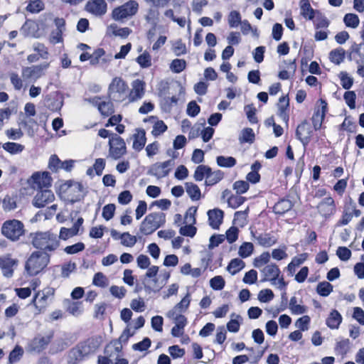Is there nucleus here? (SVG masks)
I'll return each instance as SVG.
<instances>
[{"label":"nucleus","instance_id":"nucleus-17","mask_svg":"<svg viewBox=\"0 0 364 364\" xmlns=\"http://www.w3.org/2000/svg\"><path fill=\"white\" fill-rule=\"evenodd\" d=\"M85 100L96 106L100 114L105 117H109L114 113V105L110 101H102L100 97L85 99Z\"/></svg>","mask_w":364,"mask_h":364},{"label":"nucleus","instance_id":"nucleus-60","mask_svg":"<svg viewBox=\"0 0 364 364\" xmlns=\"http://www.w3.org/2000/svg\"><path fill=\"white\" fill-rule=\"evenodd\" d=\"M92 284L97 287L104 288L107 286L108 280L102 272H97L94 275Z\"/></svg>","mask_w":364,"mask_h":364},{"label":"nucleus","instance_id":"nucleus-54","mask_svg":"<svg viewBox=\"0 0 364 364\" xmlns=\"http://www.w3.org/2000/svg\"><path fill=\"white\" fill-rule=\"evenodd\" d=\"M305 259L306 257L304 255H301L300 257H294L287 267V269L289 274L292 275L295 272L296 268L300 266Z\"/></svg>","mask_w":364,"mask_h":364},{"label":"nucleus","instance_id":"nucleus-61","mask_svg":"<svg viewBox=\"0 0 364 364\" xmlns=\"http://www.w3.org/2000/svg\"><path fill=\"white\" fill-rule=\"evenodd\" d=\"M311 318L309 316L305 315L299 318L295 322V326L301 331H306L309 329Z\"/></svg>","mask_w":364,"mask_h":364},{"label":"nucleus","instance_id":"nucleus-1","mask_svg":"<svg viewBox=\"0 0 364 364\" xmlns=\"http://www.w3.org/2000/svg\"><path fill=\"white\" fill-rule=\"evenodd\" d=\"M102 343L100 336H92L79 343L68 354V363L75 364L83 358L95 353Z\"/></svg>","mask_w":364,"mask_h":364},{"label":"nucleus","instance_id":"nucleus-3","mask_svg":"<svg viewBox=\"0 0 364 364\" xmlns=\"http://www.w3.org/2000/svg\"><path fill=\"white\" fill-rule=\"evenodd\" d=\"M49 261L50 255L48 252L36 251L28 258L25 269L29 275H36L48 265Z\"/></svg>","mask_w":364,"mask_h":364},{"label":"nucleus","instance_id":"nucleus-11","mask_svg":"<svg viewBox=\"0 0 364 364\" xmlns=\"http://www.w3.org/2000/svg\"><path fill=\"white\" fill-rule=\"evenodd\" d=\"M174 164L175 163L172 159L164 162L155 163L150 166L147 173L155 176L158 179L164 178L169 174Z\"/></svg>","mask_w":364,"mask_h":364},{"label":"nucleus","instance_id":"nucleus-40","mask_svg":"<svg viewBox=\"0 0 364 364\" xmlns=\"http://www.w3.org/2000/svg\"><path fill=\"white\" fill-rule=\"evenodd\" d=\"M345 58V50L342 48L331 50L329 53L330 60L336 65L341 64Z\"/></svg>","mask_w":364,"mask_h":364},{"label":"nucleus","instance_id":"nucleus-45","mask_svg":"<svg viewBox=\"0 0 364 364\" xmlns=\"http://www.w3.org/2000/svg\"><path fill=\"white\" fill-rule=\"evenodd\" d=\"M343 23L346 27L356 28L360 23V19L358 15L355 14H346L343 17Z\"/></svg>","mask_w":364,"mask_h":364},{"label":"nucleus","instance_id":"nucleus-38","mask_svg":"<svg viewBox=\"0 0 364 364\" xmlns=\"http://www.w3.org/2000/svg\"><path fill=\"white\" fill-rule=\"evenodd\" d=\"M166 316L172 319L175 325H178L183 328H185V326L187 325L188 321L186 317L181 313L168 311L166 314Z\"/></svg>","mask_w":364,"mask_h":364},{"label":"nucleus","instance_id":"nucleus-58","mask_svg":"<svg viewBox=\"0 0 364 364\" xmlns=\"http://www.w3.org/2000/svg\"><path fill=\"white\" fill-rule=\"evenodd\" d=\"M254 250V246L251 242H243L239 248V255L242 258H246L251 255Z\"/></svg>","mask_w":364,"mask_h":364},{"label":"nucleus","instance_id":"nucleus-37","mask_svg":"<svg viewBox=\"0 0 364 364\" xmlns=\"http://www.w3.org/2000/svg\"><path fill=\"white\" fill-rule=\"evenodd\" d=\"M289 107V98L282 96L279 100L278 111L279 117L285 122L289 120V115L287 113V109Z\"/></svg>","mask_w":364,"mask_h":364},{"label":"nucleus","instance_id":"nucleus-23","mask_svg":"<svg viewBox=\"0 0 364 364\" xmlns=\"http://www.w3.org/2000/svg\"><path fill=\"white\" fill-rule=\"evenodd\" d=\"M146 142V132L143 129H136L135 133L133 134V144L132 148L139 151L143 149Z\"/></svg>","mask_w":364,"mask_h":364},{"label":"nucleus","instance_id":"nucleus-16","mask_svg":"<svg viewBox=\"0 0 364 364\" xmlns=\"http://www.w3.org/2000/svg\"><path fill=\"white\" fill-rule=\"evenodd\" d=\"M318 213L326 218L331 217L336 213V203L331 196L324 198L316 206Z\"/></svg>","mask_w":364,"mask_h":364},{"label":"nucleus","instance_id":"nucleus-44","mask_svg":"<svg viewBox=\"0 0 364 364\" xmlns=\"http://www.w3.org/2000/svg\"><path fill=\"white\" fill-rule=\"evenodd\" d=\"M2 148L11 154H17L21 153L24 150V146L15 143V142H6L2 145Z\"/></svg>","mask_w":364,"mask_h":364},{"label":"nucleus","instance_id":"nucleus-63","mask_svg":"<svg viewBox=\"0 0 364 364\" xmlns=\"http://www.w3.org/2000/svg\"><path fill=\"white\" fill-rule=\"evenodd\" d=\"M159 12L158 10L154 9H149L147 11V14L145 16V19L149 23H151L155 27L159 21Z\"/></svg>","mask_w":364,"mask_h":364},{"label":"nucleus","instance_id":"nucleus-9","mask_svg":"<svg viewBox=\"0 0 364 364\" xmlns=\"http://www.w3.org/2000/svg\"><path fill=\"white\" fill-rule=\"evenodd\" d=\"M139 10V4L130 0L112 11V18L116 21H122L135 15Z\"/></svg>","mask_w":364,"mask_h":364},{"label":"nucleus","instance_id":"nucleus-25","mask_svg":"<svg viewBox=\"0 0 364 364\" xmlns=\"http://www.w3.org/2000/svg\"><path fill=\"white\" fill-rule=\"evenodd\" d=\"M299 7L300 14L306 20H313L318 11L311 7L309 0H301Z\"/></svg>","mask_w":364,"mask_h":364},{"label":"nucleus","instance_id":"nucleus-59","mask_svg":"<svg viewBox=\"0 0 364 364\" xmlns=\"http://www.w3.org/2000/svg\"><path fill=\"white\" fill-rule=\"evenodd\" d=\"M244 110L247 115V118L252 124L257 123L258 120L256 117V109L252 104L245 106Z\"/></svg>","mask_w":364,"mask_h":364},{"label":"nucleus","instance_id":"nucleus-24","mask_svg":"<svg viewBox=\"0 0 364 364\" xmlns=\"http://www.w3.org/2000/svg\"><path fill=\"white\" fill-rule=\"evenodd\" d=\"M122 346L118 341H110L105 348V354L111 360L120 357Z\"/></svg>","mask_w":364,"mask_h":364},{"label":"nucleus","instance_id":"nucleus-39","mask_svg":"<svg viewBox=\"0 0 364 364\" xmlns=\"http://www.w3.org/2000/svg\"><path fill=\"white\" fill-rule=\"evenodd\" d=\"M210 167L206 165H199L196 167L193 178L196 181H201L207 178V176L210 172Z\"/></svg>","mask_w":364,"mask_h":364},{"label":"nucleus","instance_id":"nucleus-31","mask_svg":"<svg viewBox=\"0 0 364 364\" xmlns=\"http://www.w3.org/2000/svg\"><path fill=\"white\" fill-rule=\"evenodd\" d=\"M289 308L291 313L294 315L304 314L308 311L307 306L298 304V299L296 296L291 297Z\"/></svg>","mask_w":364,"mask_h":364},{"label":"nucleus","instance_id":"nucleus-47","mask_svg":"<svg viewBox=\"0 0 364 364\" xmlns=\"http://www.w3.org/2000/svg\"><path fill=\"white\" fill-rule=\"evenodd\" d=\"M23 355V349L21 346L17 345L15 348L10 352L9 355V363L14 364L18 362Z\"/></svg>","mask_w":364,"mask_h":364},{"label":"nucleus","instance_id":"nucleus-27","mask_svg":"<svg viewBox=\"0 0 364 364\" xmlns=\"http://www.w3.org/2000/svg\"><path fill=\"white\" fill-rule=\"evenodd\" d=\"M143 284L146 292L150 294L152 292H159L164 286L165 283L159 282L156 277L149 279L144 278Z\"/></svg>","mask_w":364,"mask_h":364},{"label":"nucleus","instance_id":"nucleus-36","mask_svg":"<svg viewBox=\"0 0 364 364\" xmlns=\"http://www.w3.org/2000/svg\"><path fill=\"white\" fill-rule=\"evenodd\" d=\"M191 294L187 293L186 296L181 300L180 302L176 304L174 307L169 311H174L183 314L187 311L191 304Z\"/></svg>","mask_w":364,"mask_h":364},{"label":"nucleus","instance_id":"nucleus-43","mask_svg":"<svg viewBox=\"0 0 364 364\" xmlns=\"http://www.w3.org/2000/svg\"><path fill=\"white\" fill-rule=\"evenodd\" d=\"M312 21H314V24L317 29L326 28L328 27L330 23L326 16L320 11L316 13V15H315L314 18Z\"/></svg>","mask_w":364,"mask_h":364},{"label":"nucleus","instance_id":"nucleus-8","mask_svg":"<svg viewBox=\"0 0 364 364\" xmlns=\"http://www.w3.org/2000/svg\"><path fill=\"white\" fill-rule=\"evenodd\" d=\"M54 294L55 289L50 287L36 292L31 303L34 305L38 314L43 312L46 309Z\"/></svg>","mask_w":364,"mask_h":364},{"label":"nucleus","instance_id":"nucleus-6","mask_svg":"<svg viewBox=\"0 0 364 364\" xmlns=\"http://www.w3.org/2000/svg\"><path fill=\"white\" fill-rule=\"evenodd\" d=\"M128 85L122 78L114 77L108 88L109 98L117 102L128 100Z\"/></svg>","mask_w":364,"mask_h":364},{"label":"nucleus","instance_id":"nucleus-34","mask_svg":"<svg viewBox=\"0 0 364 364\" xmlns=\"http://www.w3.org/2000/svg\"><path fill=\"white\" fill-rule=\"evenodd\" d=\"M185 187L187 194L192 200H198L200 198V189L196 184L192 182H187L185 183Z\"/></svg>","mask_w":364,"mask_h":364},{"label":"nucleus","instance_id":"nucleus-19","mask_svg":"<svg viewBox=\"0 0 364 364\" xmlns=\"http://www.w3.org/2000/svg\"><path fill=\"white\" fill-rule=\"evenodd\" d=\"M319 103L320 105L315 109L311 119L314 129L315 130H318L321 128L322 123L327 111V103L326 101L321 99L319 100Z\"/></svg>","mask_w":364,"mask_h":364},{"label":"nucleus","instance_id":"nucleus-62","mask_svg":"<svg viewBox=\"0 0 364 364\" xmlns=\"http://www.w3.org/2000/svg\"><path fill=\"white\" fill-rule=\"evenodd\" d=\"M186 66V62L183 59H175L171 65L170 69L175 73H180L182 72Z\"/></svg>","mask_w":364,"mask_h":364},{"label":"nucleus","instance_id":"nucleus-18","mask_svg":"<svg viewBox=\"0 0 364 364\" xmlns=\"http://www.w3.org/2000/svg\"><path fill=\"white\" fill-rule=\"evenodd\" d=\"M145 93V83L139 79L132 83V90H128V102H134L141 99Z\"/></svg>","mask_w":364,"mask_h":364},{"label":"nucleus","instance_id":"nucleus-22","mask_svg":"<svg viewBox=\"0 0 364 364\" xmlns=\"http://www.w3.org/2000/svg\"><path fill=\"white\" fill-rule=\"evenodd\" d=\"M196 212V208L193 210V213ZM186 220H187L188 223H191V224L181 227L180 228L179 232L183 236L193 237L196 234L197 231L196 228L192 225L193 223H196L194 214L190 213L189 215L187 214L186 215Z\"/></svg>","mask_w":364,"mask_h":364},{"label":"nucleus","instance_id":"nucleus-49","mask_svg":"<svg viewBox=\"0 0 364 364\" xmlns=\"http://www.w3.org/2000/svg\"><path fill=\"white\" fill-rule=\"evenodd\" d=\"M240 319H241L240 315L232 314L231 315V319L227 323L228 331L232 333L238 332L240 326Z\"/></svg>","mask_w":364,"mask_h":364},{"label":"nucleus","instance_id":"nucleus-29","mask_svg":"<svg viewBox=\"0 0 364 364\" xmlns=\"http://www.w3.org/2000/svg\"><path fill=\"white\" fill-rule=\"evenodd\" d=\"M16 264V260L12 258H0V267L2 270L4 276L6 277H11L14 273L13 267Z\"/></svg>","mask_w":364,"mask_h":364},{"label":"nucleus","instance_id":"nucleus-32","mask_svg":"<svg viewBox=\"0 0 364 364\" xmlns=\"http://www.w3.org/2000/svg\"><path fill=\"white\" fill-rule=\"evenodd\" d=\"M224 178V173L221 170H216L213 171L210 168V172L207 176L205 181L206 186H212L219 183Z\"/></svg>","mask_w":364,"mask_h":364},{"label":"nucleus","instance_id":"nucleus-57","mask_svg":"<svg viewBox=\"0 0 364 364\" xmlns=\"http://www.w3.org/2000/svg\"><path fill=\"white\" fill-rule=\"evenodd\" d=\"M296 65L295 60L289 62L288 69L289 70H282L279 73V77L282 80H288L291 75H293L295 73Z\"/></svg>","mask_w":364,"mask_h":364},{"label":"nucleus","instance_id":"nucleus-53","mask_svg":"<svg viewBox=\"0 0 364 364\" xmlns=\"http://www.w3.org/2000/svg\"><path fill=\"white\" fill-rule=\"evenodd\" d=\"M228 24L230 28H237L242 22V17L239 11H232L228 18Z\"/></svg>","mask_w":364,"mask_h":364},{"label":"nucleus","instance_id":"nucleus-4","mask_svg":"<svg viewBox=\"0 0 364 364\" xmlns=\"http://www.w3.org/2000/svg\"><path fill=\"white\" fill-rule=\"evenodd\" d=\"M260 272L263 277L261 282H270L272 285L277 287L280 290L285 291L287 284L283 276L281 275L280 269L276 264H269L261 269Z\"/></svg>","mask_w":364,"mask_h":364},{"label":"nucleus","instance_id":"nucleus-41","mask_svg":"<svg viewBox=\"0 0 364 364\" xmlns=\"http://www.w3.org/2000/svg\"><path fill=\"white\" fill-rule=\"evenodd\" d=\"M216 162L218 166L223 168H232L237 164V161L234 157L224 156H217Z\"/></svg>","mask_w":364,"mask_h":364},{"label":"nucleus","instance_id":"nucleus-10","mask_svg":"<svg viewBox=\"0 0 364 364\" xmlns=\"http://www.w3.org/2000/svg\"><path fill=\"white\" fill-rule=\"evenodd\" d=\"M109 156L117 160L127 153L126 144L124 139L117 134H112L109 140Z\"/></svg>","mask_w":364,"mask_h":364},{"label":"nucleus","instance_id":"nucleus-21","mask_svg":"<svg viewBox=\"0 0 364 364\" xmlns=\"http://www.w3.org/2000/svg\"><path fill=\"white\" fill-rule=\"evenodd\" d=\"M53 338V333L46 336H36L28 344V348L31 351L40 353L46 348Z\"/></svg>","mask_w":364,"mask_h":364},{"label":"nucleus","instance_id":"nucleus-46","mask_svg":"<svg viewBox=\"0 0 364 364\" xmlns=\"http://www.w3.org/2000/svg\"><path fill=\"white\" fill-rule=\"evenodd\" d=\"M67 311L74 316H79L83 312L82 301H70L67 306Z\"/></svg>","mask_w":364,"mask_h":364},{"label":"nucleus","instance_id":"nucleus-26","mask_svg":"<svg viewBox=\"0 0 364 364\" xmlns=\"http://www.w3.org/2000/svg\"><path fill=\"white\" fill-rule=\"evenodd\" d=\"M223 211L220 209H213L208 212L209 224L213 229H218L223 219Z\"/></svg>","mask_w":364,"mask_h":364},{"label":"nucleus","instance_id":"nucleus-56","mask_svg":"<svg viewBox=\"0 0 364 364\" xmlns=\"http://www.w3.org/2000/svg\"><path fill=\"white\" fill-rule=\"evenodd\" d=\"M349 340L343 339L338 341L335 346V352L338 355H346L349 349Z\"/></svg>","mask_w":364,"mask_h":364},{"label":"nucleus","instance_id":"nucleus-33","mask_svg":"<svg viewBox=\"0 0 364 364\" xmlns=\"http://www.w3.org/2000/svg\"><path fill=\"white\" fill-rule=\"evenodd\" d=\"M257 243L264 247H269L277 242V238L270 233L259 234L255 237Z\"/></svg>","mask_w":364,"mask_h":364},{"label":"nucleus","instance_id":"nucleus-5","mask_svg":"<svg viewBox=\"0 0 364 364\" xmlns=\"http://www.w3.org/2000/svg\"><path fill=\"white\" fill-rule=\"evenodd\" d=\"M166 223V215L162 212H155L147 215L141 222L139 231L145 235H151Z\"/></svg>","mask_w":364,"mask_h":364},{"label":"nucleus","instance_id":"nucleus-12","mask_svg":"<svg viewBox=\"0 0 364 364\" xmlns=\"http://www.w3.org/2000/svg\"><path fill=\"white\" fill-rule=\"evenodd\" d=\"M49 67V63H45L41 65L26 67L22 69V76L25 80L36 81L42 77L45 70Z\"/></svg>","mask_w":364,"mask_h":364},{"label":"nucleus","instance_id":"nucleus-30","mask_svg":"<svg viewBox=\"0 0 364 364\" xmlns=\"http://www.w3.org/2000/svg\"><path fill=\"white\" fill-rule=\"evenodd\" d=\"M293 207L292 202L289 199L279 200L273 207V212L277 215H284Z\"/></svg>","mask_w":364,"mask_h":364},{"label":"nucleus","instance_id":"nucleus-28","mask_svg":"<svg viewBox=\"0 0 364 364\" xmlns=\"http://www.w3.org/2000/svg\"><path fill=\"white\" fill-rule=\"evenodd\" d=\"M341 314L336 309H333L326 320V326L331 329H338L342 322Z\"/></svg>","mask_w":364,"mask_h":364},{"label":"nucleus","instance_id":"nucleus-7","mask_svg":"<svg viewBox=\"0 0 364 364\" xmlns=\"http://www.w3.org/2000/svg\"><path fill=\"white\" fill-rule=\"evenodd\" d=\"M2 235L11 241H17L24 234V225L20 220H6L1 229Z\"/></svg>","mask_w":364,"mask_h":364},{"label":"nucleus","instance_id":"nucleus-52","mask_svg":"<svg viewBox=\"0 0 364 364\" xmlns=\"http://www.w3.org/2000/svg\"><path fill=\"white\" fill-rule=\"evenodd\" d=\"M136 62L141 68H149L151 65V56L147 51H144L136 58Z\"/></svg>","mask_w":364,"mask_h":364},{"label":"nucleus","instance_id":"nucleus-50","mask_svg":"<svg viewBox=\"0 0 364 364\" xmlns=\"http://www.w3.org/2000/svg\"><path fill=\"white\" fill-rule=\"evenodd\" d=\"M109 29L114 36L122 38H127L132 32L129 28H119L116 24H111Z\"/></svg>","mask_w":364,"mask_h":364},{"label":"nucleus","instance_id":"nucleus-14","mask_svg":"<svg viewBox=\"0 0 364 364\" xmlns=\"http://www.w3.org/2000/svg\"><path fill=\"white\" fill-rule=\"evenodd\" d=\"M31 180L34 189H48L52 183V178L48 172L35 173L32 175Z\"/></svg>","mask_w":364,"mask_h":364},{"label":"nucleus","instance_id":"nucleus-64","mask_svg":"<svg viewBox=\"0 0 364 364\" xmlns=\"http://www.w3.org/2000/svg\"><path fill=\"white\" fill-rule=\"evenodd\" d=\"M245 201V198L238 194L237 196H231L228 199V204L229 207L236 209L243 204Z\"/></svg>","mask_w":364,"mask_h":364},{"label":"nucleus","instance_id":"nucleus-2","mask_svg":"<svg viewBox=\"0 0 364 364\" xmlns=\"http://www.w3.org/2000/svg\"><path fill=\"white\" fill-rule=\"evenodd\" d=\"M34 247L43 250L42 252H53L59 246V240L56 235L50 231L38 232L32 238Z\"/></svg>","mask_w":364,"mask_h":364},{"label":"nucleus","instance_id":"nucleus-55","mask_svg":"<svg viewBox=\"0 0 364 364\" xmlns=\"http://www.w3.org/2000/svg\"><path fill=\"white\" fill-rule=\"evenodd\" d=\"M270 254L268 252L262 253L259 257L254 259L253 265L256 268H260L264 264H269L270 260Z\"/></svg>","mask_w":364,"mask_h":364},{"label":"nucleus","instance_id":"nucleus-48","mask_svg":"<svg viewBox=\"0 0 364 364\" xmlns=\"http://www.w3.org/2000/svg\"><path fill=\"white\" fill-rule=\"evenodd\" d=\"M255 135L252 128H245L242 130L239 141L240 143H253Z\"/></svg>","mask_w":364,"mask_h":364},{"label":"nucleus","instance_id":"nucleus-20","mask_svg":"<svg viewBox=\"0 0 364 364\" xmlns=\"http://www.w3.org/2000/svg\"><path fill=\"white\" fill-rule=\"evenodd\" d=\"M107 5L105 0H92L85 5V10L95 16H102L107 12Z\"/></svg>","mask_w":364,"mask_h":364},{"label":"nucleus","instance_id":"nucleus-35","mask_svg":"<svg viewBox=\"0 0 364 364\" xmlns=\"http://www.w3.org/2000/svg\"><path fill=\"white\" fill-rule=\"evenodd\" d=\"M17 197L15 195H6L2 200V208L5 212H10L17 208Z\"/></svg>","mask_w":364,"mask_h":364},{"label":"nucleus","instance_id":"nucleus-13","mask_svg":"<svg viewBox=\"0 0 364 364\" xmlns=\"http://www.w3.org/2000/svg\"><path fill=\"white\" fill-rule=\"evenodd\" d=\"M55 200V196L51 190H39L32 200V204L37 208H44Z\"/></svg>","mask_w":364,"mask_h":364},{"label":"nucleus","instance_id":"nucleus-15","mask_svg":"<svg viewBox=\"0 0 364 364\" xmlns=\"http://www.w3.org/2000/svg\"><path fill=\"white\" fill-rule=\"evenodd\" d=\"M312 134L313 129L306 120L299 124L296 129V136L304 147L309 144Z\"/></svg>","mask_w":364,"mask_h":364},{"label":"nucleus","instance_id":"nucleus-42","mask_svg":"<svg viewBox=\"0 0 364 364\" xmlns=\"http://www.w3.org/2000/svg\"><path fill=\"white\" fill-rule=\"evenodd\" d=\"M245 262L239 258L233 259L227 267L228 271L232 275L239 272L245 267Z\"/></svg>","mask_w":364,"mask_h":364},{"label":"nucleus","instance_id":"nucleus-51","mask_svg":"<svg viewBox=\"0 0 364 364\" xmlns=\"http://www.w3.org/2000/svg\"><path fill=\"white\" fill-rule=\"evenodd\" d=\"M333 287L328 282H321L316 287L317 293L321 296H328L333 291Z\"/></svg>","mask_w":364,"mask_h":364}]
</instances>
